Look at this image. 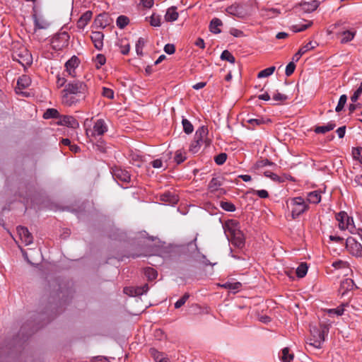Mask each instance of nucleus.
<instances>
[{
  "instance_id": "64",
  "label": "nucleus",
  "mask_w": 362,
  "mask_h": 362,
  "mask_svg": "<svg viewBox=\"0 0 362 362\" xmlns=\"http://www.w3.org/2000/svg\"><path fill=\"white\" fill-rule=\"evenodd\" d=\"M164 51L168 54H172L175 52V46L173 44H167L165 45L164 47Z\"/></svg>"
},
{
  "instance_id": "14",
  "label": "nucleus",
  "mask_w": 362,
  "mask_h": 362,
  "mask_svg": "<svg viewBox=\"0 0 362 362\" xmlns=\"http://www.w3.org/2000/svg\"><path fill=\"white\" fill-rule=\"evenodd\" d=\"M355 287L356 286L354 281L350 278H346L341 282L339 293L341 296H344L348 291L353 290Z\"/></svg>"
},
{
  "instance_id": "17",
  "label": "nucleus",
  "mask_w": 362,
  "mask_h": 362,
  "mask_svg": "<svg viewBox=\"0 0 362 362\" xmlns=\"http://www.w3.org/2000/svg\"><path fill=\"white\" fill-rule=\"evenodd\" d=\"M160 199L166 204L172 206L176 204L178 202L177 196L175 193L170 192H166L162 194Z\"/></svg>"
},
{
  "instance_id": "11",
  "label": "nucleus",
  "mask_w": 362,
  "mask_h": 362,
  "mask_svg": "<svg viewBox=\"0 0 362 362\" xmlns=\"http://www.w3.org/2000/svg\"><path fill=\"white\" fill-rule=\"evenodd\" d=\"M31 80L29 76L26 75H23L19 77L17 81V86L15 88V92L18 95H22L23 96H28L26 92L23 91V90L27 87H28L30 84Z\"/></svg>"
},
{
  "instance_id": "20",
  "label": "nucleus",
  "mask_w": 362,
  "mask_h": 362,
  "mask_svg": "<svg viewBox=\"0 0 362 362\" xmlns=\"http://www.w3.org/2000/svg\"><path fill=\"white\" fill-rule=\"evenodd\" d=\"M59 124L71 128H76L78 126L76 119L74 117L69 115L63 116L60 119Z\"/></svg>"
},
{
  "instance_id": "26",
  "label": "nucleus",
  "mask_w": 362,
  "mask_h": 362,
  "mask_svg": "<svg viewBox=\"0 0 362 362\" xmlns=\"http://www.w3.org/2000/svg\"><path fill=\"white\" fill-rule=\"evenodd\" d=\"M223 25L222 21L218 18H213L209 25L210 31L213 33L218 34L221 32L220 27Z\"/></svg>"
},
{
  "instance_id": "9",
  "label": "nucleus",
  "mask_w": 362,
  "mask_h": 362,
  "mask_svg": "<svg viewBox=\"0 0 362 362\" xmlns=\"http://www.w3.org/2000/svg\"><path fill=\"white\" fill-rule=\"evenodd\" d=\"M226 12L233 16L244 18L248 16V11L243 5L234 4L226 8Z\"/></svg>"
},
{
  "instance_id": "49",
  "label": "nucleus",
  "mask_w": 362,
  "mask_h": 362,
  "mask_svg": "<svg viewBox=\"0 0 362 362\" xmlns=\"http://www.w3.org/2000/svg\"><path fill=\"white\" fill-rule=\"evenodd\" d=\"M346 100H347V97L346 95H341L340 96L338 104L335 108V111L337 112H339L343 110V108L346 103Z\"/></svg>"
},
{
  "instance_id": "36",
  "label": "nucleus",
  "mask_w": 362,
  "mask_h": 362,
  "mask_svg": "<svg viewBox=\"0 0 362 362\" xmlns=\"http://www.w3.org/2000/svg\"><path fill=\"white\" fill-rule=\"evenodd\" d=\"M79 64V59L76 56H73L65 63V68H77Z\"/></svg>"
},
{
  "instance_id": "48",
  "label": "nucleus",
  "mask_w": 362,
  "mask_h": 362,
  "mask_svg": "<svg viewBox=\"0 0 362 362\" xmlns=\"http://www.w3.org/2000/svg\"><path fill=\"white\" fill-rule=\"evenodd\" d=\"M312 25V22H310L307 24H296L291 26V29L293 32L298 33L301 32L306 30Z\"/></svg>"
},
{
  "instance_id": "12",
  "label": "nucleus",
  "mask_w": 362,
  "mask_h": 362,
  "mask_svg": "<svg viewBox=\"0 0 362 362\" xmlns=\"http://www.w3.org/2000/svg\"><path fill=\"white\" fill-rule=\"evenodd\" d=\"M208 128L205 126H202L196 131L194 138L195 139H199V141H203L204 146L206 147L209 146L211 143V140L208 138Z\"/></svg>"
},
{
  "instance_id": "7",
  "label": "nucleus",
  "mask_w": 362,
  "mask_h": 362,
  "mask_svg": "<svg viewBox=\"0 0 362 362\" xmlns=\"http://www.w3.org/2000/svg\"><path fill=\"white\" fill-rule=\"evenodd\" d=\"M346 248L349 252L356 257H362V245L355 238L349 237L345 242Z\"/></svg>"
},
{
  "instance_id": "63",
  "label": "nucleus",
  "mask_w": 362,
  "mask_h": 362,
  "mask_svg": "<svg viewBox=\"0 0 362 362\" xmlns=\"http://www.w3.org/2000/svg\"><path fill=\"white\" fill-rule=\"evenodd\" d=\"M104 17H105V16H103V15H99L97 17V18L95 19L96 23L98 24L99 26L103 28H105L107 26V21H105L104 23L103 22V20Z\"/></svg>"
},
{
  "instance_id": "8",
  "label": "nucleus",
  "mask_w": 362,
  "mask_h": 362,
  "mask_svg": "<svg viewBox=\"0 0 362 362\" xmlns=\"http://www.w3.org/2000/svg\"><path fill=\"white\" fill-rule=\"evenodd\" d=\"M107 126L103 119H97L93 127L92 130H86L88 136L95 137L96 136H102L107 132Z\"/></svg>"
},
{
  "instance_id": "2",
  "label": "nucleus",
  "mask_w": 362,
  "mask_h": 362,
  "mask_svg": "<svg viewBox=\"0 0 362 362\" xmlns=\"http://www.w3.org/2000/svg\"><path fill=\"white\" fill-rule=\"evenodd\" d=\"M290 204L291 206V217L293 219L298 218L309 208L308 203L301 197H296L291 199Z\"/></svg>"
},
{
  "instance_id": "34",
  "label": "nucleus",
  "mask_w": 362,
  "mask_h": 362,
  "mask_svg": "<svg viewBox=\"0 0 362 362\" xmlns=\"http://www.w3.org/2000/svg\"><path fill=\"white\" fill-rule=\"evenodd\" d=\"M151 354L152 357L156 362H163L168 359V358L164 357L163 353L159 352L156 349H151Z\"/></svg>"
},
{
  "instance_id": "3",
  "label": "nucleus",
  "mask_w": 362,
  "mask_h": 362,
  "mask_svg": "<svg viewBox=\"0 0 362 362\" xmlns=\"http://www.w3.org/2000/svg\"><path fill=\"white\" fill-rule=\"evenodd\" d=\"M310 332L311 337L307 342L308 346H313L315 349H320L325 341V328L319 329L313 327Z\"/></svg>"
},
{
  "instance_id": "61",
  "label": "nucleus",
  "mask_w": 362,
  "mask_h": 362,
  "mask_svg": "<svg viewBox=\"0 0 362 362\" xmlns=\"http://www.w3.org/2000/svg\"><path fill=\"white\" fill-rule=\"evenodd\" d=\"M247 122L252 127H254L255 126H259L260 124H262L264 123V120L262 118L248 119Z\"/></svg>"
},
{
  "instance_id": "29",
  "label": "nucleus",
  "mask_w": 362,
  "mask_h": 362,
  "mask_svg": "<svg viewBox=\"0 0 362 362\" xmlns=\"http://www.w3.org/2000/svg\"><path fill=\"white\" fill-rule=\"evenodd\" d=\"M129 23V19L126 16H119L116 21L117 26L120 28H124Z\"/></svg>"
},
{
  "instance_id": "32",
  "label": "nucleus",
  "mask_w": 362,
  "mask_h": 362,
  "mask_svg": "<svg viewBox=\"0 0 362 362\" xmlns=\"http://www.w3.org/2000/svg\"><path fill=\"white\" fill-rule=\"evenodd\" d=\"M308 266L306 263H301L296 269V275L298 278L304 277L308 272Z\"/></svg>"
},
{
  "instance_id": "57",
  "label": "nucleus",
  "mask_w": 362,
  "mask_h": 362,
  "mask_svg": "<svg viewBox=\"0 0 362 362\" xmlns=\"http://www.w3.org/2000/svg\"><path fill=\"white\" fill-rule=\"evenodd\" d=\"M275 164L269 160L268 159H262V160H258L257 163H256V166L257 168H263V167H266V166H272V165H274Z\"/></svg>"
},
{
  "instance_id": "33",
  "label": "nucleus",
  "mask_w": 362,
  "mask_h": 362,
  "mask_svg": "<svg viewBox=\"0 0 362 362\" xmlns=\"http://www.w3.org/2000/svg\"><path fill=\"white\" fill-rule=\"evenodd\" d=\"M319 2L316 0H313L311 2L308 3H304L303 4V8L308 12L314 11L319 6Z\"/></svg>"
},
{
  "instance_id": "19",
  "label": "nucleus",
  "mask_w": 362,
  "mask_h": 362,
  "mask_svg": "<svg viewBox=\"0 0 362 362\" xmlns=\"http://www.w3.org/2000/svg\"><path fill=\"white\" fill-rule=\"evenodd\" d=\"M93 13L90 11H86L78 20L76 25L79 29H83L90 21Z\"/></svg>"
},
{
  "instance_id": "4",
  "label": "nucleus",
  "mask_w": 362,
  "mask_h": 362,
  "mask_svg": "<svg viewBox=\"0 0 362 362\" xmlns=\"http://www.w3.org/2000/svg\"><path fill=\"white\" fill-rule=\"evenodd\" d=\"M86 89V85L83 82L76 81L69 83L65 86L64 91L76 95L78 98H85Z\"/></svg>"
},
{
  "instance_id": "22",
  "label": "nucleus",
  "mask_w": 362,
  "mask_h": 362,
  "mask_svg": "<svg viewBox=\"0 0 362 362\" xmlns=\"http://www.w3.org/2000/svg\"><path fill=\"white\" fill-rule=\"evenodd\" d=\"M175 6L170 7L165 15V19L168 22H173L178 18V13L177 12Z\"/></svg>"
},
{
  "instance_id": "39",
  "label": "nucleus",
  "mask_w": 362,
  "mask_h": 362,
  "mask_svg": "<svg viewBox=\"0 0 362 362\" xmlns=\"http://www.w3.org/2000/svg\"><path fill=\"white\" fill-rule=\"evenodd\" d=\"M293 359V354L289 353V349L285 347L282 349L281 361L283 362H291Z\"/></svg>"
},
{
  "instance_id": "10",
  "label": "nucleus",
  "mask_w": 362,
  "mask_h": 362,
  "mask_svg": "<svg viewBox=\"0 0 362 362\" xmlns=\"http://www.w3.org/2000/svg\"><path fill=\"white\" fill-rule=\"evenodd\" d=\"M112 177L117 181L123 182H129L131 180V176L129 173L121 168L115 167L112 170Z\"/></svg>"
},
{
  "instance_id": "18",
  "label": "nucleus",
  "mask_w": 362,
  "mask_h": 362,
  "mask_svg": "<svg viewBox=\"0 0 362 362\" xmlns=\"http://www.w3.org/2000/svg\"><path fill=\"white\" fill-rule=\"evenodd\" d=\"M63 93L62 103L68 106H71L83 99L81 98H78L76 95L71 94L64 90Z\"/></svg>"
},
{
  "instance_id": "55",
  "label": "nucleus",
  "mask_w": 362,
  "mask_h": 362,
  "mask_svg": "<svg viewBox=\"0 0 362 362\" xmlns=\"http://www.w3.org/2000/svg\"><path fill=\"white\" fill-rule=\"evenodd\" d=\"M145 45V40L144 38L140 37L136 43V52L138 55L142 54V50Z\"/></svg>"
},
{
  "instance_id": "5",
  "label": "nucleus",
  "mask_w": 362,
  "mask_h": 362,
  "mask_svg": "<svg viewBox=\"0 0 362 362\" xmlns=\"http://www.w3.org/2000/svg\"><path fill=\"white\" fill-rule=\"evenodd\" d=\"M69 35L62 32L55 35L51 40V46L54 50H62L69 45Z\"/></svg>"
},
{
  "instance_id": "37",
  "label": "nucleus",
  "mask_w": 362,
  "mask_h": 362,
  "mask_svg": "<svg viewBox=\"0 0 362 362\" xmlns=\"http://www.w3.org/2000/svg\"><path fill=\"white\" fill-rule=\"evenodd\" d=\"M59 117V112L54 108L47 109L43 115L45 119L57 118Z\"/></svg>"
},
{
  "instance_id": "46",
  "label": "nucleus",
  "mask_w": 362,
  "mask_h": 362,
  "mask_svg": "<svg viewBox=\"0 0 362 362\" xmlns=\"http://www.w3.org/2000/svg\"><path fill=\"white\" fill-rule=\"evenodd\" d=\"M251 193L257 194L259 197H260L262 199H266V198L269 197V193L266 189H260V190L251 189V190L247 192L246 194H251Z\"/></svg>"
},
{
  "instance_id": "60",
  "label": "nucleus",
  "mask_w": 362,
  "mask_h": 362,
  "mask_svg": "<svg viewBox=\"0 0 362 362\" xmlns=\"http://www.w3.org/2000/svg\"><path fill=\"white\" fill-rule=\"evenodd\" d=\"M275 69H262L258 74L257 77L259 78L267 77L271 76Z\"/></svg>"
},
{
  "instance_id": "56",
  "label": "nucleus",
  "mask_w": 362,
  "mask_h": 362,
  "mask_svg": "<svg viewBox=\"0 0 362 362\" xmlns=\"http://www.w3.org/2000/svg\"><path fill=\"white\" fill-rule=\"evenodd\" d=\"M316 45H317L316 42H312V41L309 42L308 43H307L305 45H304L299 49L300 54H303L304 53L307 52L308 51L313 49Z\"/></svg>"
},
{
  "instance_id": "38",
  "label": "nucleus",
  "mask_w": 362,
  "mask_h": 362,
  "mask_svg": "<svg viewBox=\"0 0 362 362\" xmlns=\"http://www.w3.org/2000/svg\"><path fill=\"white\" fill-rule=\"evenodd\" d=\"M220 206L222 209L228 212H233L235 211V206L230 202L221 201L220 202Z\"/></svg>"
},
{
  "instance_id": "62",
  "label": "nucleus",
  "mask_w": 362,
  "mask_h": 362,
  "mask_svg": "<svg viewBox=\"0 0 362 362\" xmlns=\"http://www.w3.org/2000/svg\"><path fill=\"white\" fill-rule=\"evenodd\" d=\"M105 62H106V59H105V57L103 54H98L96 58H95V63H96V66H97V68H98V66H103L105 64Z\"/></svg>"
},
{
  "instance_id": "58",
  "label": "nucleus",
  "mask_w": 362,
  "mask_h": 362,
  "mask_svg": "<svg viewBox=\"0 0 362 362\" xmlns=\"http://www.w3.org/2000/svg\"><path fill=\"white\" fill-rule=\"evenodd\" d=\"M186 160L185 154L180 151H177L175 156V161L180 164Z\"/></svg>"
},
{
  "instance_id": "13",
  "label": "nucleus",
  "mask_w": 362,
  "mask_h": 362,
  "mask_svg": "<svg viewBox=\"0 0 362 362\" xmlns=\"http://www.w3.org/2000/svg\"><path fill=\"white\" fill-rule=\"evenodd\" d=\"M17 232L21 238V240L26 245H28L33 243V238L28 229L24 226H18Z\"/></svg>"
},
{
  "instance_id": "15",
  "label": "nucleus",
  "mask_w": 362,
  "mask_h": 362,
  "mask_svg": "<svg viewBox=\"0 0 362 362\" xmlns=\"http://www.w3.org/2000/svg\"><path fill=\"white\" fill-rule=\"evenodd\" d=\"M33 17L35 24V33H36L37 30H45L49 26V23L47 20L45 19L44 17L37 16V14H34Z\"/></svg>"
},
{
  "instance_id": "42",
  "label": "nucleus",
  "mask_w": 362,
  "mask_h": 362,
  "mask_svg": "<svg viewBox=\"0 0 362 362\" xmlns=\"http://www.w3.org/2000/svg\"><path fill=\"white\" fill-rule=\"evenodd\" d=\"M149 23H150V25L151 26H153V27H159L161 25V23H160V21H161V18H160V16L156 14V13H153L150 18H149Z\"/></svg>"
},
{
  "instance_id": "28",
  "label": "nucleus",
  "mask_w": 362,
  "mask_h": 362,
  "mask_svg": "<svg viewBox=\"0 0 362 362\" xmlns=\"http://www.w3.org/2000/svg\"><path fill=\"white\" fill-rule=\"evenodd\" d=\"M129 161L132 165L139 168L141 167L143 164L142 156L137 153H132L129 155Z\"/></svg>"
},
{
  "instance_id": "6",
  "label": "nucleus",
  "mask_w": 362,
  "mask_h": 362,
  "mask_svg": "<svg viewBox=\"0 0 362 362\" xmlns=\"http://www.w3.org/2000/svg\"><path fill=\"white\" fill-rule=\"evenodd\" d=\"M12 57L13 61L17 62L23 68L30 66L33 62L32 55L26 49L14 52Z\"/></svg>"
},
{
  "instance_id": "53",
  "label": "nucleus",
  "mask_w": 362,
  "mask_h": 362,
  "mask_svg": "<svg viewBox=\"0 0 362 362\" xmlns=\"http://www.w3.org/2000/svg\"><path fill=\"white\" fill-rule=\"evenodd\" d=\"M264 175L267 177H269L272 180L277 182H283V179L279 177L278 175L270 172V171H265L264 172Z\"/></svg>"
},
{
  "instance_id": "52",
  "label": "nucleus",
  "mask_w": 362,
  "mask_h": 362,
  "mask_svg": "<svg viewBox=\"0 0 362 362\" xmlns=\"http://www.w3.org/2000/svg\"><path fill=\"white\" fill-rule=\"evenodd\" d=\"M189 293H185L179 300H177L175 303V308L178 309V308H181L186 303V301L189 299Z\"/></svg>"
},
{
  "instance_id": "21",
  "label": "nucleus",
  "mask_w": 362,
  "mask_h": 362,
  "mask_svg": "<svg viewBox=\"0 0 362 362\" xmlns=\"http://www.w3.org/2000/svg\"><path fill=\"white\" fill-rule=\"evenodd\" d=\"M335 127V122L334 121H330L325 125L315 127L314 132L316 134H325L331 130H333Z\"/></svg>"
},
{
  "instance_id": "43",
  "label": "nucleus",
  "mask_w": 362,
  "mask_h": 362,
  "mask_svg": "<svg viewBox=\"0 0 362 362\" xmlns=\"http://www.w3.org/2000/svg\"><path fill=\"white\" fill-rule=\"evenodd\" d=\"M221 287L229 289V290H239L241 287V284L240 282H226L223 284L221 285Z\"/></svg>"
},
{
  "instance_id": "40",
  "label": "nucleus",
  "mask_w": 362,
  "mask_h": 362,
  "mask_svg": "<svg viewBox=\"0 0 362 362\" xmlns=\"http://www.w3.org/2000/svg\"><path fill=\"white\" fill-rule=\"evenodd\" d=\"M204 144L203 141H199V139H195L192 142L189 146V151L192 153H196L199 151L201 146Z\"/></svg>"
},
{
  "instance_id": "23",
  "label": "nucleus",
  "mask_w": 362,
  "mask_h": 362,
  "mask_svg": "<svg viewBox=\"0 0 362 362\" xmlns=\"http://www.w3.org/2000/svg\"><path fill=\"white\" fill-rule=\"evenodd\" d=\"M223 185L221 177H213L208 185L209 190L211 192L217 191Z\"/></svg>"
},
{
  "instance_id": "59",
  "label": "nucleus",
  "mask_w": 362,
  "mask_h": 362,
  "mask_svg": "<svg viewBox=\"0 0 362 362\" xmlns=\"http://www.w3.org/2000/svg\"><path fill=\"white\" fill-rule=\"evenodd\" d=\"M102 95L108 99L114 98V91L112 89L108 88H105V87L103 88Z\"/></svg>"
},
{
  "instance_id": "54",
  "label": "nucleus",
  "mask_w": 362,
  "mask_h": 362,
  "mask_svg": "<svg viewBox=\"0 0 362 362\" xmlns=\"http://www.w3.org/2000/svg\"><path fill=\"white\" fill-rule=\"evenodd\" d=\"M227 159V154L226 153H221L214 157L215 163L218 165H223Z\"/></svg>"
},
{
  "instance_id": "47",
  "label": "nucleus",
  "mask_w": 362,
  "mask_h": 362,
  "mask_svg": "<svg viewBox=\"0 0 362 362\" xmlns=\"http://www.w3.org/2000/svg\"><path fill=\"white\" fill-rule=\"evenodd\" d=\"M287 99V96L280 93H276L274 94L272 100L273 103H272V105H276L279 103V102L284 101Z\"/></svg>"
},
{
  "instance_id": "16",
  "label": "nucleus",
  "mask_w": 362,
  "mask_h": 362,
  "mask_svg": "<svg viewBox=\"0 0 362 362\" xmlns=\"http://www.w3.org/2000/svg\"><path fill=\"white\" fill-rule=\"evenodd\" d=\"M90 38L94 44L95 47L100 50L103 47L104 35L102 32L94 31L92 32Z\"/></svg>"
},
{
  "instance_id": "25",
  "label": "nucleus",
  "mask_w": 362,
  "mask_h": 362,
  "mask_svg": "<svg viewBox=\"0 0 362 362\" xmlns=\"http://www.w3.org/2000/svg\"><path fill=\"white\" fill-rule=\"evenodd\" d=\"M348 303H342L337 308L327 309L326 310L327 313L329 316L332 317L334 315L341 316L344 313V307L347 306Z\"/></svg>"
},
{
  "instance_id": "44",
  "label": "nucleus",
  "mask_w": 362,
  "mask_h": 362,
  "mask_svg": "<svg viewBox=\"0 0 362 362\" xmlns=\"http://www.w3.org/2000/svg\"><path fill=\"white\" fill-rule=\"evenodd\" d=\"M355 35V33L349 30H346L342 33V37L341 42L346 43L351 41Z\"/></svg>"
},
{
  "instance_id": "27",
  "label": "nucleus",
  "mask_w": 362,
  "mask_h": 362,
  "mask_svg": "<svg viewBox=\"0 0 362 362\" xmlns=\"http://www.w3.org/2000/svg\"><path fill=\"white\" fill-rule=\"evenodd\" d=\"M307 201L311 204H318L321 201V194L318 191H313L308 193Z\"/></svg>"
},
{
  "instance_id": "35",
  "label": "nucleus",
  "mask_w": 362,
  "mask_h": 362,
  "mask_svg": "<svg viewBox=\"0 0 362 362\" xmlns=\"http://www.w3.org/2000/svg\"><path fill=\"white\" fill-rule=\"evenodd\" d=\"M119 47L120 52L124 55L127 54L130 50V45L126 39L121 40Z\"/></svg>"
},
{
  "instance_id": "1",
  "label": "nucleus",
  "mask_w": 362,
  "mask_h": 362,
  "mask_svg": "<svg viewBox=\"0 0 362 362\" xmlns=\"http://www.w3.org/2000/svg\"><path fill=\"white\" fill-rule=\"evenodd\" d=\"M225 233H228L230 236L231 243L238 248L245 246V238L243 232L239 228V223L235 220L228 221L223 226Z\"/></svg>"
},
{
  "instance_id": "50",
  "label": "nucleus",
  "mask_w": 362,
  "mask_h": 362,
  "mask_svg": "<svg viewBox=\"0 0 362 362\" xmlns=\"http://www.w3.org/2000/svg\"><path fill=\"white\" fill-rule=\"evenodd\" d=\"M149 290V286L147 284H144L142 286H138L134 289V295L135 296H142L146 294Z\"/></svg>"
},
{
  "instance_id": "45",
  "label": "nucleus",
  "mask_w": 362,
  "mask_h": 362,
  "mask_svg": "<svg viewBox=\"0 0 362 362\" xmlns=\"http://www.w3.org/2000/svg\"><path fill=\"white\" fill-rule=\"evenodd\" d=\"M352 155L354 160L359 161L362 164V147L354 148Z\"/></svg>"
},
{
  "instance_id": "30",
  "label": "nucleus",
  "mask_w": 362,
  "mask_h": 362,
  "mask_svg": "<svg viewBox=\"0 0 362 362\" xmlns=\"http://www.w3.org/2000/svg\"><path fill=\"white\" fill-rule=\"evenodd\" d=\"M144 274L149 281H153L157 278L158 272L151 267H147L144 270Z\"/></svg>"
},
{
  "instance_id": "51",
  "label": "nucleus",
  "mask_w": 362,
  "mask_h": 362,
  "mask_svg": "<svg viewBox=\"0 0 362 362\" xmlns=\"http://www.w3.org/2000/svg\"><path fill=\"white\" fill-rule=\"evenodd\" d=\"M221 59L222 60H226V61H228L230 63H234L235 62V57H233V55L228 50H224L221 55Z\"/></svg>"
},
{
  "instance_id": "24",
  "label": "nucleus",
  "mask_w": 362,
  "mask_h": 362,
  "mask_svg": "<svg viewBox=\"0 0 362 362\" xmlns=\"http://www.w3.org/2000/svg\"><path fill=\"white\" fill-rule=\"evenodd\" d=\"M336 219L339 222V228L344 230L346 221L349 220V215L345 211H340L336 215Z\"/></svg>"
},
{
  "instance_id": "31",
  "label": "nucleus",
  "mask_w": 362,
  "mask_h": 362,
  "mask_svg": "<svg viewBox=\"0 0 362 362\" xmlns=\"http://www.w3.org/2000/svg\"><path fill=\"white\" fill-rule=\"evenodd\" d=\"M182 124L183 127V130L187 134H189L193 132L194 127L187 119L182 118Z\"/></svg>"
},
{
  "instance_id": "41",
  "label": "nucleus",
  "mask_w": 362,
  "mask_h": 362,
  "mask_svg": "<svg viewBox=\"0 0 362 362\" xmlns=\"http://www.w3.org/2000/svg\"><path fill=\"white\" fill-rule=\"evenodd\" d=\"M344 230H348L351 233H356L357 229L354 224L353 218L349 216V220L346 221Z\"/></svg>"
}]
</instances>
